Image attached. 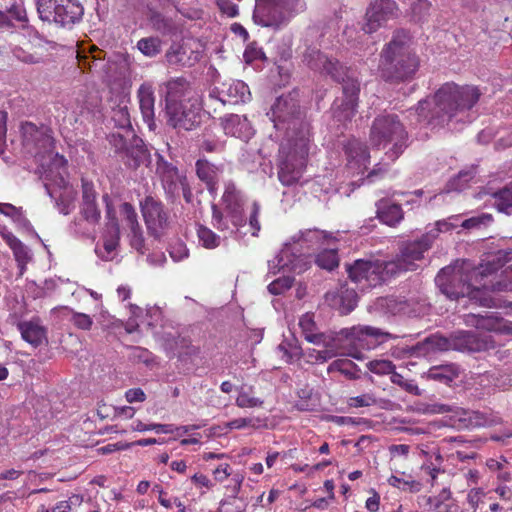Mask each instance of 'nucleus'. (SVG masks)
<instances>
[{"label":"nucleus","instance_id":"obj_18","mask_svg":"<svg viewBox=\"0 0 512 512\" xmlns=\"http://www.w3.org/2000/svg\"><path fill=\"white\" fill-rule=\"evenodd\" d=\"M452 350L462 353H476L494 348L490 335L472 331H456L451 334Z\"/></svg>","mask_w":512,"mask_h":512},{"label":"nucleus","instance_id":"obj_32","mask_svg":"<svg viewBox=\"0 0 512 512\" xmlns=\"http://www.w3.org/2000/svg\"><path fill=\"white\" fill-rule=\"evenodd\" d=\"M46 191L55 201V206L61 214L68 215L74 210L77 196L74 188H66L58 192L56 189H51L49 185H46Z\"/></svg>","mask_w":512,"mask_h":512},{"label":"nucleus","instance_id":"obj_4","mask_svg":"<svg viewBox=\"0 0 512 512\" xmlns=\"http://www.w3.org/2000/svg\"><path fill=\"white\" fill-rule=\"evenodd\" d=\"M340 336L352 341H358L361 344L366 342L368 349L374 348L390 339L396 338L395 335L383 331L380 328L368 325L354 326L349 329L341 330L337 336L324 337V340H322L321 344L319 345L322 346V348L310 349L308 351V358L318 363L327 362L328 360L339 355H349L353 358L360 359V354L358 352H352L350 349H346L341 344Z\"/></svg>","mask_w":512,"mask_h":512},{"label":"nucleus","instance_id":"obj_48","mask_svg":"<svg viewBox=\"0 0 512 512\" xmlns=\"http://www.w3.org/2000/svg\"><path fill=\"white\" fill-rule=\"evenodd\" d=\"M137 47L145 56L153 57L160 51V40L157 37L142 38Z\"/></svg>","mask_w":512,"mask_h":512},{"label":"nucleus","instance_id":"obj_54","mask_svg":"<svg viewBox=\"0 0 512 512\" xmlns=\"http://www.w3.org/2000/svg\"><path fill=\"white\" fill-rule=\"evenodd\" d=\"M0 213L11 217L24 226L29 224L28 220L23 216L22 208L15 207L10 203H0Z\"/></svg>","mask_w":512,"mask_h":512},{"label":"nucleus","instance_id":"obj_42","mask_svg":"<svg viewBox=\"0 0 512 512\" xmlns=\"http://www.w3.org/2000/svg\"><path fill=\"white\" fill-rule=\"evenodd\" d=\"M231 220L228 217L223 215V213L217 208L216 205L212 206V224L213 226L222 232L233 233L238 228H235L233 225H230Z\"/></svg>","mask_w":512,"mask_h":512},{"label":"nucleus","instance_id":"obj_25","mask_svg":"<svg viewBox=\"0 0 512 512\" xmlns=\"http://www.w3.org/2000/svg\"><path fill=\"white\" fill-rule=\"evenodd\" d=\"M17 328L21 333L22 339L33 347L36 348L47 343V331L46 328L41 325L39 319L20 321L17 323Z\"/></svg>","mask_w":512,"mask_h":512},{"label":"nucleus","instance_id":"obj_44","mask_svg":"<svg viewBox=\"0 0 512 512\" xmlns=\"http://www.w3.org/2000/svg\"><path fill=\"white\" fill-rule=\"evenodd\" d=\"M3 12L9 17L11 26H13V21L23 24L28 22L26 9L21 1H14L10 6L6 7V10Z\"/></svg>","mask_w":512,"mask_h":512},{"label":"nucleus","instance_id":"obj_29","mask_svg":"<svg viewBox=\"0 0 512 512\" xmlns=\"http://www.w3.org/2000/svg\"><path fill=\"white\" fill-rule=\"evenodd\" d=\"M138 97L144 122L150 130H155L157 126L154 112L155 97L152 86L147 83L142 84L138 90Z\"/></svg>","mask_w":512,"mask_h":512},{"label":"nucleus","instance_id":"obj_10","mask_svg":"<svg viewBox=\"0 0 512 512\" xmlns=\"http://www.w3.org/2000/svg\"><path fill=\"white\" fill-rule=\"evenodd\" d=\"M304 8V0H256L253 20L262 27L279 29Z\"/></svg>","mask_w":512,"mask_h":512},{"label":"nucleus","instance_id":"obj_5","mask_svg":"<svg viewBox=\"0 0 512 512\" xmlns=\"http://www.w3.org/2000/svg\"><path fill=\"white\" fill-rule=\"evenodd\" d=\"M298 92L278 97L271 107V120L276 130L284 133V141L309 140L310 129L300 108Z\"/></svg>","mask_w":512,"mask_h":512},{"label":"nucleus","instance_id":"obj_15","mask_svg":"<svg viewBox=\"0 0 512 512\" xmlns=\"http://www.w3.org/2000/svg\"><path fill=\"white\" fill-rule=\"evenodd\" d=\"M435 239L436 234L428 231L420 239L402 245L395 259L389 261V263L395 265L393 268L394 276L402 272L416 270L418 267L416 262L424 258V253L431 248Z\"/></svg>","mask_w":512,"mask_h":512},{"label":"nucleus","instance_id":"obj_20","mask_svg":"<svg viewBox=\"0 0 512 512\" xmlns=\"http://www.w3.org/2000/svg\"><path fill=\"white\" fill-rule=\"evenodd\" d=\"M166 60L170 65L191 66L199 60V52L192 49V40L174 42L166 52Z\"/></svg>","mask_w":512,"mask_h":512},{"label":"nucleus","instance_id":"obj_62","mask_svg":"<svg viewBox=\"0 0 512 512\" xmlns=\"http://www.w3.org/2000/svg\"><path fill=\"white\" fill-rule=\"evenodd\" d=\"M97 193L92 182L82 180L81 204H96Z\"/></svg>","mask_w":512,"mask_h":512},{"label":"nucleus","instance_id":"obj_3","mask_svg":"<svg viewBox=\"0 0 512 512\" xmlns=\"http://www.w3.org/2000/svg\"><path fill=\"white\" fill-rule=\"evenodd\" d=\"M166 92L167 124L175 129L192 130L200 122V99L183 77L170 80Z\"/></svg>","mask_w":512,"mask_h":512},{"label":"nucleus","instance_id":"obj_36","mask_svg":"<svg viewBox=\"0 0 512 512\" xmlns=\"http://www.w3.org/2000/svg\"><path fill=\"white\" fill-rule=\"evenodd\" d=\"M9 247L12 249L14 257L20 267L21 274L23 273L26 264L31 260V255L27 246H25L16 236L12 233L4 235Z\"/></svg>","mask_w":512,"mask_h":512},{"label":"nucleus","instance_id":"obj_63","mask_svg":"<svg viewBox=\"0 0 512 512\" xmlns=\"http://www.w3.org/2000/svg\"><path fill=\"white\" fill-rule=\"evenodd\" d=\"M458 217L451 216L448 219L439 220L435 224V228L431 229L433 234H436V237L440 232H448L458 226L457 224Z\"/></svg>","mask_w":512,"mask_h":512},{"label":"nucleus","instance_id":"obj_1","mask_svg":"<svg viewBox=\"0 0 512 512\" xmlns=\"http://www.w3.org/2000/svg\"><path fill=\"white\" fill-rule=\"evenodd\" d=\"M480 96L481 92L475 86L445 83L436 91L431 101H419L415 111L419 121H426L433 127L444 126L459 114L472 109Z\"/></svg>","mask_w":512,"mask_h":512},{"label":"nucleus","instance_id":"obj_27","mask_svg":"<svg viewBox=\"0 0 512 512\" xmlns=\"http://www.w3.org/2000/svg\"><path fill=\"white\" fill-rule=\"evenodd\" d=\"M325 298L329 305L338 308L341 314H348L356 307L358 296L354 289L341 287L338 291L327 292Z\"/></svg>","mask_w":512,"mask_h":512},{"label":"nucleus","instance_id":"obj_56","mask_svg":"<svg viewBox=\"0 0 512 512\" xmlns=\"http://www.w3.org/2000/svg\"><path fill=\"white\" fill-rule=\"evenodd\" d=\"M80 212L83 218L91 223L98 224L101 219V212L96 204H81Z\"/></svg>","mask_w":512,"mask_h":512},{"label":"nucleus","instance_id":"obj_49","mask_svg":"<svg viewBox=\"0 0 512 512\" xmlns=\"http://www.w3.org/2000/svg\"><path fill=\"white\" fill-rule=\"evenodd\" d=\"M474 176L475 172L473 169L460 171L455 178L449 181V189L455 191L463 190Z\"/></svg>","mask_w":512,"mask_h":512},{"label":"nucleus","instance_id":"obj_61","mask_svg":"<svg viewBox=\"0 0 512 512\" xmlns=\"http://www.w3.org/2000/svg\"><path fill=\"white\" fill-rule=\"evenodd\" d=\"M71 322L82 330H90L93 324V320L88 314L75 311H72Z\"/></svg>","mask_w":512,"mask_h":512},{"label":"nucleus","instance_id":"obj_11","mask_svg":"<svg viewBox=\"0 0 512 512\" xmlns=\"http://www.w3.org/2000/svg\"><path fill=\"white\" fill-rule=\"evenodd\" d=\"M328 237L329 235L325 231L318 229L299 231L292 236L291 241L284 244L283 249L273 260L268 261L269 273L277 274L283 269L297 272V261L299 259L291 253V244H300L301 248L311 249L322 244Z\"/></svg>","mask_w":512,"mask_h":512},{"label":"nucleus","instance_id":"obj_51","mask_svg":"<svg viewBox=\"0 0 512 512\" xmlns=\"http://www.w3.org/2000/svg\"><path fill=\"white\" fill-rule=\"evenodd\" d=\"M367 368L378 375H386L395 372V365L389 360H373L369 361Z\"/></svg>","mask_w":512,"mask_h":512},{"label":"nucleus","instance_id":"obj_13","mask_svg":"<svg viewBox=\"0 0 512 512\" xmlns=\"http://www.w3.org/2000/svg\"><path fill=\"white\" fill-rule=\"evenodd\" d=\"M394 264L389 261L357 259L346 265L348 276L362 290L376 287L394 277Z\"/></svg>","mask_w":512,"mask_h":512},{"label":"nucleus","instance_id":"obj_7","mask_svg":"<svg viewBox=\"0 0 512 512\" xmlns=\"http://www.w3.org/2000/svg\"><path fill=\"white\" fill-rule=\"evenodd\" d=\"M470 278V267L464 262L457 261L454 265L442 268L435 278V283L441 293L450 300L468 297L482 306L491 307L492 300L485 296L483 290L473 287Z\"/></svg>","mask_w":512,"mask_h":512},{"label":"nucleus","instance_id":"obj_37","mask_svg":"<svg viewBox=\"0 0 512 512\" xmlns=\"http://www.w3.org/2000/svg\"><path fill=\"white\" fill-rule=\"evenodd\" d=\"M512 260V251L510 250H498L497 252L490 254L484 260L482 264V275L492 274L498 269L503 267L508 261Z\"/></svg>","mask_w":512,"mask_h":512},{"label":"nucleus","instance_id":"obj_24","mask_svg":"<svg viewBox=\"0 0 512 512\" xmlns=\"http://www.w3.org/2000/svg\"><path fill=\"white\" fill-rule=\"evenodd\" d=\"M222 126L225 134L242 140H249L253 135V129L245 116L229 114L222 118Z\"/></svg>","mask_w":512,"mask_h":512},{"label":"nucleus","instance_id":"obj_60","mask_svg":"<svg viewBox=\"0 0 512 512\" xmlns=\"http://www.w3.org/2000/svg\"><path fill=\"white\" fill-rule=\"evenodd\" d=\"M377 400L373 394L366 393L360 396L351 397L348 400V405L350 407L359 408V407H369L375 405Z\"/></svg>","mask_w":512,"mask_h":512},{"label":"nucleus","instance_id":"obj_28","mask_svg":"<svg viewBox=\"0 0 512 512\" xmlns=\"http://www.w3.org/2000/svg\"><path fill=\"white\" fill-rule=\"evenodd\" d=\"M345 153L348 158V166L350 169H358L359 172H363L367 169L369 163L368 148L362 142L357 139L348 141L345 145Z\"/></svg>","mask_w":512,"mask_h":512},{"label":"nucleus","instance_id":"obj_14","mask_svg":"<svg viewBox=\"0 0 512 512\" xmlns=\"http://www.w3.org/2000/svg\"><path fill=\"white\" fill-rule=\"evenodd\" d=\"M21 134L23 147L41 163L55 155L54 138L48 126L25 122L21 125Z\"/></svg>","mask_w":512,"mask_h":512},{"label":"nucleus","instance_id":"obj_31","mask_svg":"<svg viewBox=\"0 0 512 512\" xmlns=\"http://www.w3.org/2000/svg\"><path fill=\"white\" fill-rule=\"evenodd\" d=\"M141 210L147 229L156 239L160 236V205L151 197L141 203Z\"/></svg>","mask_w":512,"mask_h":512},{"label":"nucleus","instance_id":"obj_52","mask_svg":"<svg viewBox=\"0 0 512 512\" xmlns=\"http://www.w3.org/2000/svg\"><path fill=\"white\" fill-rule=\"evenodd\" d=\"M293 281L292 277L283 276L272 281L267 288L272 295H281L292 287Z\"/></svg>","mask_w":512,"mask_h":512},{"label":"nucleus","instance_id":"obj_8","mask_svg":"<svg viewBox=\"0 0 512 512\" xmlns=\"http://www.w3.org/2000/svg\"><path fill=\"white\" fill-rule=\"evenodd\" d=\"M406 38L404 33H397L382 52L380 66L387 80L404 81L417 70L418 60L409 51Z\"/></svg>","mask_w":512,"mask_h":512},{"label":"nucleus","instance_id":"obj_9","mask_svg":"<svg viewBox=\"0 0 512 512\" xmlns=\"http://www.w3.org/2000/svg\"><path fill=\"white\" fill-rule=\"evenodd\" d=\"M309 140L283 141L279 150L278 179L284 186L299 182L306 167Z\"/></svg>","mask_w":512,"mask_h":512},{"label":"nucleus","instance_id":"obj_39","mask_svg":"<svg viewBox=\"0 0 512 512\" xmlns=\"http://www.w3.org/2000/svg\"><path fill=\"white\" fill-rule=\"evenodd\" d=\"M129 136H131V139L124 152L132 159V165L136 167L146 157V149L144 148L142 139L136 137L133 133Z\"/></svg>","mask_w":512,"mask_h":512},{"label":"nucleus","instance_id":"obj_43","mask_svg":"<svg viewBox=\"0 0 512 512\" xmlns=\"http://www.w3.org/2000/svg\"><path fill=\"white\" fill-rule=\"evenodd\" d=\"M315 262L320 268L330 271L338 266L339 260L334 249H326L316 256Z\"/></svg>","mask_w":512,"mask_h":512},{"label":"nucleus","instance_id":"obj_6","mask_svg":"<svg viewBox=\"0 0 512 512\" xmlns=\"http://www.w3.org/2000/svg\"><path fill=\"white\" fill-rule=\"evenodd\" d=\"M369 142L373 148L384 150L389 160L395 161L408 147V133L396 114L385 113L373 120Z\"/></svg>","mask_w":512,"mask_h":512},{"label":"nucleus","instance_id":"obj_45","mask_svg":"<svg viewBox=\"0 0 512 512\" xmlns=\"http://www.w3.org/2000/svg\"><path fill=\"white\" fill-rule=\"evenodd\" d=\"M197 235L199 241L207 249H214L220 245V237L205 226H199Z\"/></svg>","mask_w":512,"mask_h":512},{"label":"nucleus","instance_id":"obj_17","mask_svg":"<svg viewBox=\"0 0 512 512\" xmlns=\"http://www.w3.org/2000/svg\"><path fill=\"white\" fill-rule=\"evenodd\" d=\"M398 16V6L393 0H375L367 8L362 29L371 34Z\"/></svg>","mask_w":512,"mask_h":512},{"label":"nucleus","instance_id":"obj_34","mask_svg":"<svg viewBox=\"0 0 512 512\" xmlns=\"http://www.w3.org/2000/svg\"><path fill=\"white\" fill-rule=\"evenodd\" d=\"M459 376V367L455 364H443L432 366L426 373L430 380L449 384Z\"/></svg>","mask_w":512,"mask_h":512},{"label":"nucleus","instance_id":"obj_35","mask_svg":"<svg viewBox=\"0 0 512 512\" xmlns=\"http://www.w3.org/2000/svg\"><path fill=\"white\" fill-rule=\"evenodd\" d=\"M34 3L40 20L56 25L62 0H34Z\"/></svg>","mask_w":512,"mask_h":512},{"label":"nucleus","instance_id":"obj_12","mask_svg":"<svg viewBox=\"0 0 512 512\" xmlns=\"http://www.w3.org/2000/svg\"><path fill=\"white\" fill-rule=\"evenodd\" d=\"M225 205V211L231 220V225L235 228L243 227L248 221L252 236H257L261 229L259 222L260 205L258 202H252L249 207V216L244 213V198L234 183L225 184V190L222 196Z\"/></svg>","mask_w":512,"mask_h":512},{"label":"nucleus","instance_id":"obj_33","mask_svg":"<svg viewBox=\"0 0 512 512\" xmlns=\"http://www.w3.org/2000/svg\"><path fill=\"white\" fill-rule=\"evenodd\" d=\"M219 173V168L206 159H199L196 162V174L206 184L211 194L217 191Z\"/></svg>","mask_w":512,"mask_h":512},{"label":"nucleus","instance_id":"obj_58","mask_svg":"<svg viewBox=\"0 0 512 512\" xmlns=\"http://www.w3.org/2000/svg\"><path fill=\"white\" fill-rule=\"evenodd\" d=\"M112 118L117 126L122 129H126L127 135L132 134V131L130 130V116L126 107L115 110Z\"/></svg>","mask_w":512,"mask_h":512},{"label":"nucleus","instance_id":"obj_2","mask_svg":"<svg viewBox=\"0 0 512 512\" xmlns=\"http://www.w3.org/2000/svg\"><path fill=\"white\" fill-rule=\"evenodd\" d=\"M305 61L314 69L329 75L334 81L342 84L343 98L336 100L332 113L334 119L345 124L354 117L358 106L360 85L348 69L340 65L337 60L331 59L319 50L311 49L304 55Z\"/></svg>","mask_w":512,"mask_h":512},{"label":"nucleus","instance_id":"obj_59","mask_svg":"<svg viewBox=\"0 0 512 512\" xmlns=\"http://www.w3.org/2000/svg\"><path fill=\"white\" fill-rule=\"evenodd\" d=\"M466 416L464 419L468 420L470 425L475 427L487 426L492 424V420L480 411H466L464 412Z\"/></svg>","mask_w":512,"mask_h":512},{"label":"nucleus","instance_id":"obj_21","mask_svg":"<svg viewBox=\"0 0 512 512\" xmlns=\"http://www.w3.org/2000/svg\"><path fill=\"white\" fill-rule=\"evenodd\" d=\"M50 163H46L45 161L41 163L42 167L47 166L49 168V172L46 173L45 179H49L50 183H45L44 186L49 185L51 189H56L58 192L63 191L66 188H73L69 182L67 181L64 173L66 170V159L55 153V155L49 158Z\"/></svg>","mask_w":512,"mask_h":512},{"label":"nucleus","instance_id":"obj_50","mask_svg":"<svg viewBox=\"0 0 512 512\" xmlns=\"http://www.w3.org/2000/svg\"><path fill=\"white\" fill-rule=\"evenodd\" d=\"M391 382L403 388L408 393L419 396L421 395V391L418 385L413 380L405 379L400 373L393 372L391 377Z\"/></svg>","mask_w":512,"mask_h":512},{"label":"nucleus","instance_id":"obj_55","mask_svg":"<svg viewBox=\"0 0 512 512\" xmlns=\"http://www.w3.org/2000/svg\"><path fill=\"white\" fill-rule=\"evenodd\" d=\"M226 427L233 429H243L246 427H252L254 429L262 426V420L260 418L251 417V418H237L232 421L227 422Z\"/></svg>","mask_w":512,"mask_h":512},{"label":"nucleus","instance_id":"obj_26","mask_svg":"<svg viewBox=\"0 0 512 512\" xmlns=\"http://www.w3.org/2000/svg\"><path fill=\"white\" fill-rule=\"evenodd\" d=\"M375 206L377 218L387 226L396 227L404 219L402 207L387 198L378 200Z\"/></svg>","mask_w":512,"mask_h":512},{"label":"nucleus","instance_id":"obj_41","mask_svg":"<svg viewBox=\"0 0 512 512\" xmlns=\"http://www.w3.org/2000/svg\"><path fill=\"white\" fill-rule=\"evenodd\" d=\"M278 351L282 353V357L288 363L298 361L302 356V348L299 346L295 338L285 339L278 346Z\"/></svg>","mask_w":512,"mask_h":512},{"label":"nucleus","instance_id":"obj_57","mask_svg":"<svg viewBox=\"0 0 512 512\" xmlns=\"http://www.w3.org/2000/svg\"><path fill=\"white\" fill-rule=\"evenodd\" d=\"M431 3L428 0H416L411 5L413 17L417 21H424L429 15Z\"/></svg>","mask_w":512,"mask_h":512},{"label":"nucleus","instance_id":"obj_22","mask_svg":"<svg viewBox=\"0 0 512 512\" xmlns=\"http://www.w3.org/2000/svg\"><path fill=\"white\" fill-rule=\"evenodd\" d=\"M103 202L106 206V217L108 219L109 233L104 237V249L107 255H101L105 260H108L109 255L116 249L119 243V225L113 209L112 200L106 193L102 197Z\"/></svg>","mask_w":512,"mask_h":512},{"label":"nucleus","instance_id":"obj_38","mask_svg":"<svg viewBox=\"0 0 512 512\" xmlns=\"http://www.w3.org/2000/svg\"><path fill=\"white\" fill-rule=\"evenodd\" d=\"M299 326L302 330L304 338L310 343L320 345L321 341L324 340V337L327 336L323 333L316 332V325L312 315L310 314H305L300 318Z\"/></svg>","mask_w":512,"mask_h":512},{"label":"nucleus","instance_id":"obj_40","mask_svg":"<svg viewBox=\"0 0 512 512\" xmlns=\"http://www.w3.org/2000/svg\"><path fill=\"white\" fill-rule=\"evenodd\" d=\"M493 197L495 199L494 206L499 212L512 214V184L493 193Z\"/></svg>","mask_w":512,"mask_h":512},{"label":"nucleus","instance_id":"obj_64","mask_svg":"<svg viewBox=\"0 0 512 512\" xmlns=\"http://www.w3.org/2000/svg\"><path fill=\"white\" fill-rule=\"evenodd\" d=\"M492 221V217L489 214H482L480 216L471 217L462 222L461 226L465 229H472L486 225Z\"/></svg>","mask_w":512,"mask_h":512},{"label":"nucleus","instance_id":"obj_30","mask_svg":"<svg viewBox=\"0 0 512 512\" xmlns=\"http://www.w3.org/2000/svg\"><path fill=\"white\" fill-rule=\"evenodd\" d=\"M414 353L425 355L432 352H445L452 350L451 334L444 337L439 334H433L426 337L412 347Z\"/></svg>","mask_w":512,"mask_h":512},{"label":"nucleus","instance_id":"obj_53","mask_svg":"<svg viewBox=\"0 0 512 512\" xmlns=\"http://www.w3.org/2000/svg\"><path fill=\"white\" fill-rule=\"evenodd\" d=\"M236 405L240 408L260 407L263 405V400L250 396L249 392L242 387L236 398Z\"/></svg>","mask_w":512,"mask_h":512},{"label":"nucleus","instance_id":"obj_16","mask_svg":"<svg viewBox=\"0 0 512 512\" xmlns=\"http://www.w3.org/2000/svg\"><path fill=\"white\" fill-rule=\"evenodd\" d=\"M162 189L167 201L175 204L181 196L187 203L192 202L193 194L190 189L186 172L171 163L162 160Z\"/></svg>","mask_w":512,"mask_h":512},{"label":"nucleus","instance_id":"obj_23","mask_svg":"<svg viewBox=\"0 0 512 512\" xmlns=\"http://www.w3.org/2000/svg\"><path fill=\"white\" fill-rule=\"evenodd\" d=\"M58 12L56 25L70 29L82 20L84 8L79 0H62Z\"/></svg>","mask_w":512,"mask_h":512},{"label":"nucleus","instance_id":"obj_19","mask_svg":"<svg viewBox=\"0 0 512 512\" xmlns=\"http://www.w3.org/2000/svg\"><path fill=\"white\" fill-rule=\"evenodd\" d=\"M209 96L218 99L223 104H238L248 101L251 94L243 81L231 79L215 87Z\"/></svg>","mask_w":512,"mask_h":512},{"label":"nucleus","instance_id":"obj_47","mask_svg":"<svg viewBox=\"0 0 512 512\" xmlns=\"http://www.w3.org/2000/svg\"><path fill=\"white\" fill-rule=\"evenodd\" d=\"M355 367L356 365L352 361L348 359H339L329 365L328 372L339 371L349 379H355L358 377L356 372L353 371Z\"/></svg>","mask_w":512,"mask_h":512},{"label":"nucleus","instance_id":"obj_46","mask_svg":"<svg viewBox=\"0 0 512 512\" xmlns=\"http://www.w3.org/2000/svg\"><path fill=\"white\" fill-rule=\"evenodd\" d=\"M120 212L127 226L131 229L133 234L136 235L137 232L140 230V227L137 221V213L134 207L130 203H122L120 207Z\"/></svg>","mask_w":512,"mask_h":512}]
</instances>
